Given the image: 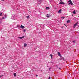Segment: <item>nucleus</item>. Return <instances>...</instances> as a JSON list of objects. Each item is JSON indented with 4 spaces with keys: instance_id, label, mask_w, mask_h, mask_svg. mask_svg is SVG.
<instances>
[{
    "instance_id": "27",
    "label": "nucleus",
    "mask_w": 79,
    "mask_h": 79,
    "mask_svg": "<svg viewBox=\"0 0 79 79\" xmlns=\"http://www.w3.org/2000/svg\"><path fill=\"white\" fill-rule=\"evenodd\" d=\"M36 77H37V76H38V75H36Z\"/></svg>"
},
{
    "instance_id": "8",
    "label": "nucleus",
    "mask_w": 79,
    "mask_h": 79,
    "mask_svg": "<svg viewBox=\"0 0 79 79\" xmlns=\"http://www.w3.org/2000/svg\"><path fill=\"white\" fill-rule=\"evenodd\" d=\"M61 10H60L58 11V13H61Z\"/></svg>"
},
{
    "instance_id": "24",
    "label": "nucleus",
    "mask_w": 79,
    "mask_h": 79,
    "mask_svg": "<svg viewBox=\"0 0 79 79\" xmlns=\"http://www.w3.org/2000/svg\"><path fill=\"white\" fill-rule=\"evenodd\" d=\"M75 42H76L75 41H73V42H74V43H75Z\"/></svg>"
},
{
    "instance_id": "1",
    "label": "nucleus",
    "mask_w": 79,
    "mask_h": 79,
    "mask_svg": "<svg viewBox=\"0 0 79 79\" xmlns=\"http://www.w3.org/2000/svg\"><path fill=\"white\" fill-rule=\"evenodd\" d=\"M78 23V22H77L76 23H75V24H74V26L73 27V28H75V27H76V26H77Z\"/></svg>"
},
{
    "instance_id": "14",
    "label": "nucleus",
    "mask_w": 79,
    "mask_h": 79,
    "mask_svg": "<svg viewBox=\"0 0 79 79\" xmlns=\"http://www.w3.org/2000/svg\"><path fill=\"white\" fill-rule=\"evenodd\" d=\"M14 76L15 77H16V73H14Z\"/></svg>"
},
{
    "instance_id": "23",
    "label": "nucleus",
    "mask_w": 79,
    "mask_h": 79,
    "mask_svg": "<svg viewBox=\"0 0 79 79\" xmlns=\"http://www.w3.org/2000/svg\"><path fill=\"white\" fill-rule=\"evenodd\" d=\"M4 16H5V17H6V15H4Z\"/></svg>"
},
{
    "instance_id": "19",
    "label": "nucleus",
    "mask_w": 79,
    "mask_h": 79,
    "mask_svg": "<svg viewBox=\"0 0 79 79\" xmlns=\"http://www.w3.org/2000/svg\"><path fill=\"white\" fill-rule=\"evenodd\" d=\"M27 19H28V18H29V16H28L27 17Z\"/></svg>"
},
{
    "instance_id": "22",
    "label": "nucleus",
    "mask_w": 79,
    "mask_h": 79,
    "mask_svg": "<svg viewBox=\"0 0 79 79\" xmlns=\"http://www.w3.org/2000/svg\"><path fill=\"white\" fill-rule=\"evenodd\" d=\"M4 17H2V19H4Z\"/></svg>"
},
{
    "instance_id": "4",
    "label": "nucleus",
    "mask_w": 79,
    "mask_h": 79,
    "mask_svg": "<svg viewBox=\"0 0 79 79\" xmlns=\"http://www.w3.org/2000/svg\"><path fill=\"white\" fill-rule=\"evenodd\" d=\"M60 60H64V57L61 56L60 58Z\"/></svg>"
},
{
    "instance_id": "30",
    "label": "nucleus",
    "mask_w": 79,
    "mask_h": 79,
    "mask_svg": "<svg viewBox=\"0 0 79 79\" xmlns=\"http://www.w3.org/2000/svg\"><path fill=\"white\" fill-rule=\"evenodd\" d=\"M2 77V76H1L0 77Z\"/></svg>"
},
{
    "instance_id": "25",
    "label": "nucleus",
    "mask_w": 79,
    "mask_h": 79,
    "mask_svg": "<svg viewBox=\"0 0 79 79\" xmlns=\"http://www.w3.org/2000/svg\"><path fill=\"white\" fill-rule=\"evenodd\" d=\"M70 3H71L70 2H69V5H70Z\"/></svg>"
},
{
    "instance_id": "13",
    "label": "nucleus",
    "mask_w": 79,
    "mask_h": 79,
    "mask_svg": "<svg viewBox=\"0 0 79 79\" xmlns=\"http://www.w3.org/2000/svg\"><path fill=\"white\" fill-rule=\"evenodd\" d=\"M50 56H51V59H52V58L53 57V56H52V54H51L50 55Z\"/></svg>"
},
{
    "instance_id": "26",
    "label": "nucleus",
    "mask_w": 79,
    "mask_h": 79,
    "mask_svg": "<svg viewBox=\"0 0 79 79\" xmlns=\"http://www.w3.org/2000/svg\"><path fill=\"white\" fill-rule=\"evenodd\" d=\"M50 79V77H49L48 79Z\"/></svg>"
},
{
    "instance_id": "9",
    "label": "nucleus",
    "mask_w": 79,
    "mask_h": 79,
    "mask_svg": "<svg viewBox=\"0 0 79 79\" xmlns=\"http://www.w3.org/2000/svg\"><path fill=\"white\" fill-rule=\"evenodd\" d=\"M67 23H70V20H68L67 21Z\"/></svg>"
},
{
    "instance_id": "21",
    "label": "nucleus",
    "mask_w": 79,
    "mask_h": 79,
    "mask_svg": "<svg viewBox=\"0 0 79 79\" xmlns=\"http://www.w3.org/2000/svg\"><path fill=\"white\" fill-rule=\"evenodd\" d=\"M2 13H1L0 14V16H2Z\"/></svg>"
},
{
    "instance_id": "15",
    "label": "nucleus",
    "mask_w": 79,
    "mask_h": 79,
    "mask_svg": "<svg viewBox=\"0 0 79 79\" xmlns=\"http://www.w3.org/2000/svg\"><path fill=\"white\" fill-rule=\"evenodd\" d=\"M11 18L12 19H15V17H13V16H12V17Z\"/></svg>"
},
{
    "instance_id": "16",
    "label": "nucleus",
    "mask_w": 79,
    "mask_h": 79,
    "mask_svg": "<svg viewBox=\"0 0 79 79\" xmlns=\"http://www.w3.org/2000/svg\"><path fill=\"white\" fill-rule=\"evenodd\" d=\"M61 18L62 19H64V17H62Z\"/></svg>"
},
{
    "instance_id": "20",
    "label": "nucleus",
    "mask_w": 79,
    "mask_h": 79,
    "mask_svg": "<svg viewBox=\"0 0 79 79\" xmlns=\"http://www.w3.org/2000/svg\"><path fill=\"white\" fill-rule=\"evenodd\" d=\"M26 29H24L23 30V32H26Z\"/></svg>"
},
{
    "instance_id": "10",
    "label": "nucleus",
    "mask_w": 79,
    "mask_h": 79,
    "mask_svg": "<svg viewBox=\"0 0 79 79\" xmlns=\"http://www.w3.org/2000/svg\"><path fill=\"white\" fill-rule=\"evenodd\" d=\"M17 27H20V25H17Z\"/></svg>"
},
{
    "instance_id": "7",
    "label": "nucleus",
    "mask_w": 79,
    "mask_h": 79,
    "mask_svg": "<svg viewBox=\"0 0 79 79\" xmlns=\"http://www.w3.org/2000/svg\"><path fill=\"white\" fill-rule=\"evenodd\" d=\"M24 36H23L22 37H19V39H22V38H24Z\"/></svg>"
},
{
    "instance_id": "29",
    "label": "nucleus",
    "mask_w": 79,
    "mask_h": 79,
    "mask_svg": "<svg viewBox=\"0 0 79 79\" xmlns=\"http://www.w3.org/2000/svg\"><path fill=\"white\" fill-rule=\"evenodd\" d=\"M61 69V68H59V69Z\"/></svg>"
},
{
    "instance_id": "28",
    "label": "nucleus",
    "mask_w": 79,
    "mask_h": 79,
    "mask_svg": "<svg viewBox=\"0 0 79 79\" xmlns=\"http://www.w3.org/2000/svg\"><path fill=\"white\" fill-rule=\"evenodd\" d=\"M2 1H4V0H1Z\"/></svg>"
},
{
    "instance_id": "6",
    "label": "nucleus",
    "mask_w": 79,
    "mask_h": 79,
    "mask_svg": "<svg viewBox=\"0 0 79 79\" xmlns=\"http://www.w3.org/2000/svg\"><path fill=\"white\" fill-rule=\"evenodd\" d=\"M59 4H64V3L63 2H60Z\"/></svg>"
},
{
    "instance_id": "2",
    "label": "nucleus",
    "mask_w": 79,
    "mask_h": 79,
    "mask_svg": "<svg viewBox=\"0 0 79 79\" xmlns=\"http://www.w3.org/2000/svg\"><path fill=\"white\" fill-rule=\"evenodd\" d=\"M68 2H70V4L71 5H73V2H72V1H71V0L68 1Z\"/></svg>"
},
{
    "instance_id": "5",
    "label": "nucleus",
    "mask_w": 79,
    "mask_h": 79,
    "mask_svg": "<svg viewBox=\"0 0 79 79\" xmlns=\"http://www.w3.org/2000/svg\"><path fill=\"white\" fill-rule=\"evenodd\" d=\"M58 55H59V56H61V54H60V53L59 52H58Z\"/></svg>"
},
{
    "instance_id": "31",
    "label": "nucleus",
    "mask_w": 79,
    "mask_h": 79,
    "mask_svg": "<svg viewBox=\"0 0 79 79\" xmlns=\"http://www.w3.org/2000/svg\"><path fill=\"white\" fill-rule=\"evenodd\" d=\"M60 1H61V0H60Z\"/></svg>"
},
{
    "instance_id": "3",
    "label": "nucleus",
    "mask_w": 79,
    "mask_h": 79,
    "mask_svg": "<svg viewBox=\"0 0 79 79\" xmlns=\"http://www.w3.org/2000/svg\"><path fill=\"white\" fill-rule=\"evenodd\" d=\"M20 27L21 28V29H24L25 28V27L23 26L22 25H21Z\"/></svg>"
},
{
    "instance_id": "18",
    "label": "nucleus",
    "mask_w": 79,
    "mask_h": 79,
    "mask_svg": "<svg viewBox=\"0 0 79 79\" xmlns=\"http://www.w3.org/2000/svg\"><path fill=\"white\" fill-rule=\"evenodd\" d=\"M27 46V44H24V47H26Z\"/></svg>"
},
{
    "instance_id": "12",
    "label": "nucleus",
    "mask_w": 79,
    "mask_h": 79,
    "mask_svg": "<svg viewBox=\"0 0 79 79\" xmlns=\"http://www.w3.org/2000/svg\"><path fill=\"white\" fill-rule=\"evenodd\" d=\"M73 14H75L76 13V11H75V10L73 12Z\"/></svg>"
},
{
    "instance_id": "11",
    "label": "nucleus",
    "mask_w": 79,
    "mask_h": 79,
    "mask_svg": "<svg viewBox=\"0 0 79 79\" xmlns=\"http://www.w3.org/2000/svg\"><path fill=\"white\" fill-rule=\"evenodd\" d=\"M49 8H49V7H46V10H48V9H49Z\"/></svg>"
},
{
    "instance_id": "17",
    "label": "nucleus",
    "mask_w": 79,
    "mask_h": 79,
    "mask_svg": "<svg viewBox=\"0 0 79 79\" xmlns=\"http://www.w3.org/2000/svg\"><path fill=\"white\" fill-rule=\"evenodd\" d=\"M48 15V14L47 15V18H49L50 17V16Z\"/></svg>"
},
{
    "instance_id": "32",
    "label": "nucleus",
    "mask_w": 79,
    "mask_h": 79,
    "mask_svg": "<svg viewBox=\"0 0 79 79\" xmlns=\"http://www.w3.org/2000/svg\"><path fill=\"white\" fill-rule=\"evenodd\" d=\"M2 76H3V75H2Z\"/></svg>"
}]
</instances>
